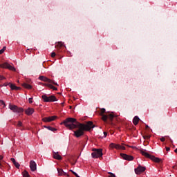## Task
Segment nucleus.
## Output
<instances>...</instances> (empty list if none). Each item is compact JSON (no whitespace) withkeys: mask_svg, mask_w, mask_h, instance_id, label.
<instances>
[{"mask_svg":"<svg viewBox=\"0 0 177 177\" xmlns=\"http://www.w3.org/2000/svg\"><path fill=\"white\" fill-rule=\"evenodd\" d=\"M22 86H24V88H26V89H31L32 88V86L26 83H24L22 84Z\"/></svg>","mask_w":177,"mask_h":177,"instance_id":"obj_20","label":"nucleus"},{"mask_svg":"<svg viewBox=\"0 0 177 177\" xmlns=\"http://www.w3.org/2000/svg\"><path fill=\"white\" fill-rule=\"evenodd\" d=\"M6 50V46L3 47V48L0 50V55H2V53H3V52H5Z\"/></svg>","mask_w":177,"mask_h":177,"instance_id":"obj_26","label":"nucleus"},{"mask_svg":"<svg viewBox=\"0 0 177 177\" xmlns=\"http://www.w3.org/2000/svg\"><path fill=\"white\" fill-rule=\"evenodd\" d=\"M10 87L12 91H19V89H20V87H18L13 84H10Z\"/></svg>","mask_w":177,"mask_h":177,"instance_id":"obj_16","label":"nucleus"},{"mask_svg":"<svg viewBox=\"0 0 177 177\" xmlns=\"http://www.w3.org/2000/svg\"><path fill=\"white\" fill-rule=\"evenodd\" d=\"M146 127H147V128H149V126H148V125H147V126H146Z\"/></svg>","mask_w":177,"mask_h":177,"instance_id":"obj_41","label":"nucleus"},{"mask_svg":"<svg viewBox=\"0 0 177 177\" xmlns=\"http://www.w3.org/2000/svg\"><path fill=\"white\" fill-rule=\"evenodd\" d=\"M63 124L68 129H75L81 123L74 118H68L61 122V125H63Z\"/></svg>","mask_w":177,"mask_h":177,"instance_id":"obj_2","label":"nucleus"},{"mask_svg":"<svg viewBox=\"0 0 177 177\" xmlns=\"http://www.w3.org/2000/svg\"><path fill=\"white\" fill-rule=\"evenodd\" d=\"M106 113V109H104V108H102V109H101V115H103V113Z\"/></svg>","mask_w":177,"mask_h":177,"instance_id":"obj_30","label":"nucleus"},{"mask_svg":"<svg viewBox=\"0 0 177 177\" xmlns=\"http://www.w3.org/2000/svg\"><path fill=\"white\" fill-rule=\"evenodd\" d=\"M120 156L123 160H127V161H132L133 160V156L127 155L125 153H120Z\"/></svg>","mask_w":177,"mask_h":177,"instance_id":"obj_11","label":"nucleus"},{"mask_svg":"<svg viewBox=\"0 0 177 177\" xmlns=\"http://www.w3.org/2000/svg\"><path fill=\"white\" fill-rule=\"evenodd\" d=\"M108 174H109V177H115V174L111 172H109Z\"/></svg>","mask_w":177,"mask_h":177,"instance_id":"obj_29","label":"nucleus"},{"mask_svg":"<svg viewBox=\"0 0 177 177\" xmlns=\"http://www.w3.org/2000/svg\"><path fill=\"white\" fill-rule=\"evenodd\" d=\"M139 117L135 116L133 119V124H134L135 125H138V124H139Z\"/></svg>","mask_w":177,"mask_h":177,"instance_id":"obj_19","label":"nucleus"},{"mask_svg":"<svg viewBox=\"0 0 177 177\" xmlns=\"http://www.w3.org/2000/svg\"><path fill=\"white\" fill-rule=\"evenodd\" d=\"M92 151L91 157L93 158H100L103 156V149H93Z\"/></svg>","mask_w":177,"mask_h":177,"instance_id":"obj_3","label":"nucleus"},{"mask_svg":"<svg viewBox=\"0 0 177 177\" xmlns=\"http://www.w3.org/2000/svg\"><path fill=\"white\" fill-rule=\"evenodd\" d=\"M151 160L152 161H154V162H160L161 159H160L159 158H156L154 156H152L151 157Z\"/></svg>","mask_w":177,"mask_h":177,"instance_id":"obj_18","label":"nucleus"},{"mask_svg":"<svg viewBox=\"0 0 177 177\" xmlns=\"http://www.w3.org/2000/svg\"><path fill=\"white\" fill-rule=\"evenodd\" d=\"M109 147L111 149H116L117 150H125V147L120 145L118 144L111 143Z\"/></svg>","mask_w":177,"mask_h":177,"instance_id":"obj_7","label":"nucleus"},{"mask_svg":"<svg viewBox=\"0 0 177 177\" xmlns=\"http://www.w3.org/2000/svg\"><path fill=\"white\" fill-rule=\"evenodd\" d=\"M57 118V116L53 115V116H49V117H46L42 119V121L44 122H52V121H55Z\"/></svg>","mask_w":177,"mask_h":177,"instance_id":"obj_10","label":"nucleus"},{"mask_svg":"<svg viewBox=\"0 0 177 177\" xmlns=\"http://www.w3.org/2000/svg\"><path fill=\"white\" fill-rule=\"evenodd\" d=\"M48 88H50V89H53V91H57V88L55 87L53 85L49 84H47Z\"/></svg>","mask_w":177,"mask_h":177,"instance_id":"obj_21","label":"nucleus"},{"mask_svg":"<svg viewBox=\"0 0 177 177\" xmlns=\"http://www.w3.org/2000/svg\"><path fill=\"white\" fill-rule=\"evenodd\" d=\"M0 165H1V162H0Z\"/></svg>","mask_w":177,"mask_h":177,"instance_id":"obj_42","label":"nucleus"},{"mask_svg":"<svg viewBox=\"0 0 177 177\" xmlns=\"http://www.w3.org/2000/svg\"><path fill=\"white\" fill-rule=\"evenodd\" d=\"M3 160V156L2 155H0V161Z\"/></svg>","mask_w":177,"mask_h":177,"instance_id":"obj_38","label":"nucleus"},{"mask_svg":"<svg viewBox=\"0 0 177 177\" xmlns=\"http://www.w3.org/2000/svg\"><path fill=\"white\" fill-rule=\"evenodd\" d=\"M53 157L55 160H62V156L59 154V152H55Z\"/></svg>","mask_w":177,"mask_h":177,"instance_id":"obj_17","label":"nucleus"},{"mask_svg":"<svg viewBox=\"0 0 177 177\" xmlns=\"http://www.w3.org/2000/svg\"><path fill=\"white\" fill-rule=\"evenodd\" d=\"M46 128L48 129L49 131H52L53 132L55 131H56V129H55V128H53V127H47Z\"/></svg>","mask_w":177,"mask_h":177,"instance_id":"obj_27","label":"nucleus"},{"mask_svg":"<svg viewBox=\"0 0 177 177\" xmlns=\"http://www.w3.org/2000/svg\"><path fill=\"white\" fill-rule=\"evenodd\" d=\"M24 177H30V174H28V171H24L22 173Z\"/></svg>","mask_w":177,"mask_h":177,"instance_id":"obj_23","label":"nucleus"},{"mask_svg":"<svg viewBox=\"0 0 177 177\" xmlns=\"http://www.w3.org/2000/svg\"><path fill=\"white\" fill-rule=\"evenodd\" d=\"M39 80H40V81H44V82H48V84H54L55 85H57V84L55 83L52 80L45 76H39Z\"/></svg>","mask_w":177,"mask_h":177,"instance_id":"obj_8","label":"nucleus"},{"mask_svg":"<svg viewBox=\"0 0 177 177\" xmlns=\"http://www.w3.org/2000/svg\"><path fill=\"white\" fill-rule=\"evenodd\" d=\"M102 116L103 121H107V120H109V116L107 115H102Z\"/></svg>","mask_w":177,"mask_h":177,"instance_id":"obj_24","label":"nucleus"},{"mask_svg":"<svg viewBox=\"0 0 177 177\" xmlns=\"http://www.w3.org/2000/svg\"><path fill=\"white\" fill-rule=\"evenodd\" d=\"M166 150H167V151H169V150H170L169 147H166Z\"/></svg>","mask_w":177,"mask_h":177,"instance_id":"obj_39","label":"nucleus"},{"mask_svg":"<svg viewBox=\"0 0 177 177\" xmlns=\"http://www.w3.org/2000/svg\"><path fill=\"white\" fill-rule=\"evenodd\" d=\"M10 160L12 161V162H13L16 168H20V164L16 161V159H15L14 158H12Z\"/></svg>","mask_w":177,"mask_h":177,"instance_id":"obj_15","label":"nucleus"},{"mask_svg":"<svg viewBox=\"0 0 177 177\" xmlns=\"http://www.w3.org/2000/svg\"><path fill=\"white\" fill-rule=\"evenodd\" d=\"M41 98L43 99L44 102H46V103L50 102H56V97H55L54 95H50L48 97L46 96V95H43L41 96Z\"/></svg>","mask_w":177,"mask_h":177,"instance_id":"obj_5","label":"nucleus"},{"mask_svg":"<svg viewBox=\"0 0 177 177\" xmlns=\"http://www.w3.org/2000/svg\"><path fill=\"white\" fill-rule=\"evenodd\" d=\"M3 80H6V77L2 75H0V81H2Z\"/></svg>","mask_w":177,"mask_h":177,"instance_id":"obj_31","label":"nucleus"},{"mask_svg":"<svg viewBox=\"0 0 177 177\" xmlns=\"http://www.w3.org/2000/svg\"><path fill=\"white\" fill-rule=\"evenodd\" d=\"M57 171H58V175L59 176H62L64 174V171L62 169H57Z\"/></svg>","mask_w":177,"mask_h":177,"instance_id":"obj_22","label":"nucleus"},{"mask_svg":"<svg viewBox=\"0 0 177 177\" xmlns=\"http://www.w3.org/2000/svg\"><path fill=\"white\" fill-rule=\"evenodd\" d=\"M28 102L30 104L32 103V97L29 98Z\"/></svg>","mask_w":177,"mask_h":177,"instance_id":"obj_33","label":"nucleus"},{"mask_svg":"<svg viewBox=\"0 0 177 177\" xmlns=\"http://www.w3.org/2000/svg\"><path fill=\"white\" fill-rule=\"evenodd\" d=\"M114 118V115L113 114L108 115V119L113 120Z\"/></svg>","mask_w":177,"mask_h":177,"instance_id":"obj_28","label":"nucleus"},{"mask_svg":"<svg viewBox=\"0 0 177 177\" xmlns=\"http://www.w3.org/2000/svg\"><path fill=\"white\" fill-rule=\"evenodd\" d=\"M174 151H175L176 153H177V148L174 150Z\"/></svg>","mask_w":177,"mask_h":177,"instance_id":"obj_40","label":"nucleus"},{"mask_svg":"<svg viewBox=\"0 0 177 177\" xmlns=\"http://www.w3.org/2000/svg\"><path fill=\"white\" fill-rule=\"evenodd\" d=\"M146 171V167L142 166H138L136 169H135V173L136 175H140V174L145 172Z\"/></svg>","mask_w":177,"mask_h":177,"instance_id":"obj_9","label":"nucleus"},{"mask_svg":"<svg viewBox=\"0 0 177 177\" xmlns=\"http://www.w3.org/2000/svg\"><path fill=\"white\" fill-rule=\"evenodd\" d=\"M161 142H165V138L162 137L160 138Z\"/></svg>","mask_w":177,"mask_h":177,"instance_id":"obj_36","label":"nucleus"},{"mask_svg":"<svg viewBox=\"0 0 177 177\" xmlns=\"http://www.w3.org/2000/svg\"><path fill=\"white\" fill-rule=\"evenodd\" d=\"M140 153L142 156H144V157H146L147 158H150L151 159V157H152L151 155L149 154V153H147L145 151H141Z\"/></svg>","mask_w":177,"mask_h":177,"instance_id":"obj_14","label":"nucleus"},{"mask_svg":"<svg viewBox=\"0 0 177 177\" xmlns=\"http://www.w3.org/2000/svg\"><path fill=\"white\" fill-rule=\"evenodd\" d=\"M40 85H43V86H48V85H49V83L48 84L40 83Z\"/></svg>","mask_w":177,"mask_h":177,"instance_id":"obj_32","label":"nucleus"},{"mask_svg":"<svg viewBox=\"0 0 177 177\" xmlns=\"http://www.w3.org/2000/svg\"><path fill=\"white\" fill-rule=\"evenodd\" d=\"M30 168L32 172L37 171V163L35 162V161L31 160L30 162Z\"/></svg>","mask_w":177,"mask_h":177,"instance_id":"obj_12","label":"nucleus"},{"mask_svg":"<svg viewBox=\"0 0 177 177\" xmlns=\"http://www.w3.org/2000/svg\"><path fill=\"white\" fill-rule=\"evenodd\" d=\"M34 109L32 108H28L26 111L25 113L27 115H32L34 114Z\"/></svg>","mask_w":177,"mask_h":177,"instance_id":"obj_13","label":"nucleus"},{"mask_svg":"<svg viewBox=\"0 0 177 177\" xmlns=\"http://www.w3.org/2000/svg\"><path fill=\"white\" fill-rule=\"evenodd\" d=\"M0 103L3 105V107H5V102L1 100Z\"/></svg>","mask_w":177,"mask_h":177,"instance_id":"obj_35","label":"nucleus"},{"mask_svg":"<svg viewBox=\"0 0 177 177\" xmlns=\"http://www.w3.org/2000/svg\"><path fill=\"white\" fill-rule=\"evenodd\" d=\"M94 127L95 125H93V122H88L86 124L80 123L77 127V128H79L78 130L74 131L75 136L80 138L84 135V131H91Z\"/></svg>","mask_w":177,"mask_h":177,"instance_id":"obj_1","label":"nucleus"},{"mask_svg":"<svg viewBox=\"0 0 177 177\" xmlns=\"http://www.w3.org/2000/svg\"><path fill=\"white\" fill-rule=\"evenodd\" d=\"M8 108L10 109V110L13 111V113H17L18 114H20V113H23V111H24L23 108H19L16 105L10 104L8 106Z\"/></svg>","mask_w":177,"mask_h":177,"instance_id":"obj_4","label":"nucleus"},{"mask_svg":"<svg viewBox=\"0 0 177 177\" xmlns=\"http://www.w3.org/2000/svg\"><path fill=\"white\" fill-rule=\"evenodd\" d=\"M17 128H21V127H23V122L21 121H19L17 124Z\"/></svg>","mask_w":177,"mask_h":177,"instance_id":"obj_25","label":"nucleus"},{"mask_svg":"<svg viewBox=\"0 0 177 177\" xmlns=\"http://www.w3.org/2000/svg\"><path fill=\"white\" fill-rule=\"evenodd\" d=\"M0 67L1 68H8V70H10L11 71H16V68L8 62L0 64Z\"/></svg>","mask_w":177,"mask_h":177,"instance_id":"obj_6","label":"nucleus"},{"mask_svg":"<svg viewBox=\"0 0 177 177\" xmlns=\"http://www.w3.org/2000/svg\"><path fill=\"white\" fill-rule=\"evenodd\" d=\"M55 56H56V53H51V57H55Z\"/></svg>","mask_w":177,"mask_h":177,"instance_id":"obj_34","label":"nucleus"},{"mask_svg":"<svg viewBox=\"0 0 177 177\" xmlns=\"http://www.w3.org/2000/svg\"><path fill=\"white\" fill-rule=\"evenodd\" d=\"M106 136H107V132L104 131V137L106 138Z\"/></svg>","mask_w":177,"mask_h":177,"instance_id":"obj_37","label":"nucleus"}]
</instances>
